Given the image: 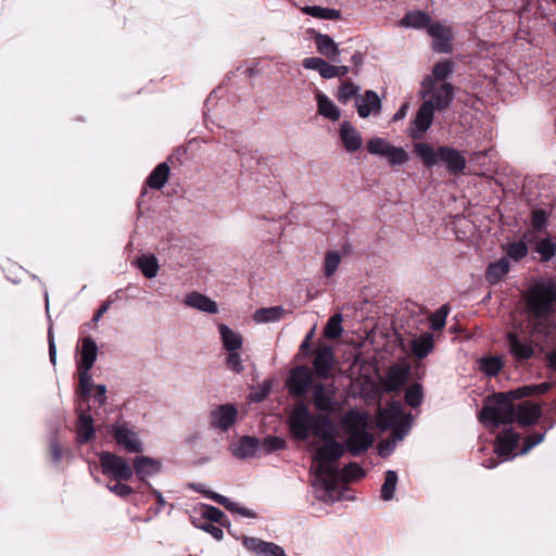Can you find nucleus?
<instances>
[{
  "label": "nucleus",
  "mask_w": 556,
  "mask_h": 556,
  "mask_svg": "<svg viewBox=\"0 0 556 556\" xmlns=\"http://www.w3.org/2000/svg\"><path fill=\"white\" fill-rule=\"evenodd\" d=\"M397 484V475L394 470H388L386 472V479L381 486V497L384 501H390L394 496Z\"/></svg>",
  "instance_id": "43"
},
{
  "label": "nucleus",
  "mask_w": 556,
  "mask_h": 556,
  "mask_svg": "<svg viewBox=\"0 0 556 556\" xmlns=\"http://www.w3.org/2000/svg\"><path fill=\"white\" fill-rule=\"evenodd\" d=\"M258 450V441L252 437H244L232 446V454L241 459L250 458Z\"/></svg>",
  "instance_id": "33"
},
{
  "label": "nucleus",
  "mask_w": 556,
  "mask_h": 556,
  "mask_svg": "<svg viewBox=\"0 0 556 556\" xmlns=\"http://www.w3.org/2000/svg\"><path fill=\"white\" fill-rule=\"evenodd\" d=\"M349 73V67L345 65H332L326 61H324L319 75L325 79H331L334 77H343Z\"/></svg>",
  "instance_id": "46"
},
{
  "label": "nucleus",
  "mask_w": 556,
  "mask_h": 556,
  "mask_svg": "<svg viewBox=\"0 0 556 556\" xmlns=\"http://www.w3.org/2000/svg\"><path fill=\"white\" fill-rule=\"evenodd\" d=\"M315 419L316 417L309 414L308 408L303 403L296 404L288 419L292 434L296 439L305 440L312 431Z\"/></svg>",
  "instance_id": "8"
},
{
  "label": "nucleus",
  "mask_w": 556,
  "mask_h": 556,
  "mask_svg": "<svg viewBox=\"0 0 556 556\" xmlns=\"http://www.w3.org/2000/svg\"><path fill=\"white\" fill-rule=\"evenodd\" d=\"M440 161H442L452 174H459L466 167V160L462 152L448 148H439Z\"/></svg>",
  "instance_id": "19"
},
{
  "label": "nucleus",
  "mask_w": 556,
  "mask_h": 556,
  "mask_svg": "<svg viewBox=\"0 0 556 556\" xmlns=\"http://www.w3.org/2000/svg\"><path fill=\"white\" fill-rule=\"evenodd\" d=\"M520 435L511 429L502 431L495 440V452L500 457L509 458V455L517 446Z\"/></svg>",
  "instance_id": "20"
},
{
  "label": "nucleus",
  "mask_w": 556,
  "mask_h": 556,
  "mask_svg": "<svg viewBox=\"0 0 556 556\" xmlns=\"http://www.w3.org/2000/svg\"><path fill=\"white\" fill-rule=\"evenodd\" d=\"M377 426L381 430L393 428L403 432L404 429L410 428V416L403 414L400 402H392L387 408L379 410Z\"/></svg>",
  "instance_id": "7"
},
{
  "label": "nucleus",
  "mask_w": 556,
  "mask_h": 556,
  "mask_svg": "<svg viewBox=\"0 0 556 556\" xmlns=\"http://www.w3.org/2000/svg\"><path fill=\"white\" fill-rule=\"evenodd\" d=\"M202 516L210 521L225 525L223 521L224 513L217 507L205 505L202 510Z\"/></svg>",
  "instance_id": "55"
},
{
  "label": "nucleus",
  "mask_w": 556,
  "mask_h": 556,
  "mask_svg": "<svg viewBox=\"0 0 556 556\" xmlns=\"http://www.w3.org/2000/svg\"><path fill=\"white\" fill-rule=\"evenodd\" d=\"M508 343L511 353L521 359L530 358L533 354V350L530 344L519 341L516 333L510 332L508 334Z\"/></svg>",
  "instance_id": "39"
},
{
  "label": "nucleus",
  "mask_w": 556,
  "mask_h": 556,
  "mask_svg": "<svg viewBox=\"0 0 556 556\" xmlns=\"http://www.w3.org/2000/svg\"><path fill=\"white\" fill-rule=\"evenodd\" d=\"M516 408L515 421L522 426H531L538 421L541 416V407L532 402H523Z\"/></svg>",
  "instance_id": "23"
},
{
  "label": "nucleus",
  "mask_w": 556,
  "mask_h": 556,
  "mask_svg": "<svg viewBox=\"0 0 556 556\" xmlns=\"http://www.w3.org/2000/svg\"><path fill=\"white\" fill-rule=\"evenodd\" d=\"M201 529L204 530L205 532L210 533L217 541H220L224 536L223 530L212 523L203 525V526H201Z\"/></svg>",
  "instance_id": "63"
},
{
  "label": "nucleus",
  "mask_w": 556,
  "mask_h": 556,
  "mask_svg": "<svg viewBox=\"0 0 556 556\" xmlns=\"http://www.w3.org/2000/svg\"><path fill=\"white\" fill-rule=\"evenodd\" d=\"M412 352L417 358L426 357L433 349V336L429 332L412 340Z\"/></svg>",
  "instance_id": "34"
},
{
  "label": "nucleus",
  "mask_w": 556,
  "mask_h": 556,
  "mask_svg": "<svg viewBox=\"0 0 556 556\" xmlns=\"http://www.w3.org/2000/svg\"><path fill=\"white\" fill-rule=\"evenodd\" d=\"M94 435L93 418L88 410H81L77 420V442L84 444Z\"/></svg>",
  "instance_id": "27"
},
{
  "label": "nucleus",
  "mask_w": 556,
  "mask_h": 556,
  "mask_svg": "<svg viewBox=\"0 0 556 556\" xmlns=\"http://www.w3.org/2000/svg\"><path fill=\"white\" fill-rule=\"evenodd\" d=\"M545 438L544 433H534L526 438L525 440V446L521 450V454H527L529 451H531L534 446L543 442Z\"/></svg>",
  "instance_id": "58"
},
{
  "label": "nucleus",
  "mask_w": 556,
  "mask_h": 556,
  "mask_svg": "<svg viewBox=\"0 0 556 556\" xmlns=\"http://www.w3.org/2000/svg\"><path fill=\"white\" fill-rule=\"evenodd\" d=\"M169 177V167L166 163L159 164L148 178V185L153 189H162Z\"/></svg>",
  "instance_id": "38"
},
{
  "label": "nucleus",
  "mask_w": 556,
  "mask_h": 556,
  "mask_svg": "<svg viewBox=\"0 0 556 556\" xmlns=\"http://www.w3.org/2000/svg\"><path fill=\"white\" fill-rule=\"evenodd\" d=\"M453 71L454 64L452 62L441 61L433 66L431 75L425 79H431L432 83H446L445 79L452 75Z\"/></svg>",
  "instance_id": "40"
},
{
  "label": "nucleus",
  "mask_w": 556,
  "mask_h": 556,
  "mask_svg": "<svg viewBox=\"0 0 556 556\" xmlns=\"http://www.w3.org/2000/svg\"><path fill=\"white\" fill-rule=\"evenodd\" d=\"M106 387L104 384H98L96 387L94 399L102 405L105 403Z\"/></svg>",
  "instance_id": "64"
},
{
  "label": "nucleus",
  "mask_w": 556,
  "mask_h": 556,
  "mask_svg": "<svg viewBox=\"0 0 556 556\" xmlns=\"http://www.w3.org/2000/svg\"><path fill=\"white\" fill-rule=\"evenodd\" d=\"M314 403L317 409L331 412L334 409V392L331 388L320 383L314 386Z\"/></svg>",
  "instance_id": "24"
},
{
  "label": "nucleus",
  "mask_w": 556,
  "mask_h": 556,
  "mask_svg": "<svg viewBox=\"0 0 556 556\" xmlns=\"http://www.w3.org/2000/svg\"><path fill=\"white\" fill-rule=\"evenodd\" d=\"M343 317L340 313L331 316L324 329V334L327 339L334 340L343 333L342 327Z\"/></svg>",
  "instance_id": "42"
},
{
  "label": "nucleus",
  "mask_w": 556,
  "mask_h": 556,
  "mask_svg": "<svg viewBox=\"0 0 556 556\" xmlns=\"http://www.w3.org/2000/svg\"><path fill=\"white\" fill-rule=\"evenodd\" d=\"M556 301V285L551 281L534 285L526 296L527 311L539 329L541 320L553 313V303Z\"/></svg>",
  "instance_id": "3"
},
{
  "label": "nucleus",
  "mask_w": 556,
  "mask_h": 556,
  "mask_svg": "<svg viewBox=\"0 0 556 556\" xmlns=\"http://www.w3.org/2000/svg\"><path fill=\"white\" fill-rule=\"evenodd\" d=\"M535 251L544 262L549 261L556 253V244L551 239H542L538 242Z\"/></svg>",
  "instance_id": "48"
},
{
  "label": "nucleus",
  "mask_w": 556,
  "mask_h": 556,
  "mask_svg": "<svg viewBox=\"0 0 556 556\" xmlns=\"http://www.w3.org/2000/svg\"><path fill=\"white\" fill-rule=\"evenodd\" d=\"M184 303L191 308L208 314H217L218 306L215 301L207 295L193 291L186 295Z\"/></svg>",
  "instance_id": "21"
},
{
  "label": "nucleus",
  "mask_w": 556,
  "mask_h": 556,
  "mask_svg": "<svg viewBox=\"0 0 556 556\" xmlns=\"http://www.w3.org/2000/svg\"><path fill=\"white\" fill-rule=\"evenodd\" d=\"M405 401L412 407H417L422 402V389L420 384L410 386L405 393Z\"/></svg>",
  "instance_id": "50"
},
{
  "label": "nucleus",
  "mask_w": 556,
  "mask_h": 556,
  "mask_svg": "<svg viewBox=\"0 0 556 556\" xmlns=\"http://www.w3.org/2000/svg\"><path fill=\"white\" fill-rule=\"evenodd\" d=\"M529 394V388H519L509 393H498L480 412L479 419L486 426L496 428L500 425L515 421L516 408L513 399H520Z\"/></svg>",
  "instance_id": "2"
},
{
  "label": "nucleus",
  "mask_w": 556,
  "mask_h": 556,
  "mask_svg": "<svg viewBox=\"0 0 556 556\" xmlns=\"http://www.w3.org/2000/svg\"><path fill=\"white\" fill-rule=\"evenodd\" d=\"M324 61H325L324 59L318 58V56L306 58L303 60V66L306 70H313V71H317L319 73Z\"/></svg>",
  "instance_id": "62"
},
{
  "label": "nucleus",
  "mask_w": 556,
  "mask_h": 556,
  "mask_svg": "<svg viewBox=\"0 0 556 556\" xmlns=\"http://www.w3.org/2000/svg\"><path fill=\"white\" fill-rule=\"evenodd\" d=\"M365 475L363 468L356 463H350L342 471L343 479L345 481H354L362 478Z\"/></svg>",
  "instance_id": "52"
},
{
  "label": "nucleus",
  "mask_w": 556,
  "mask_h": 556,
  "mask_svg": "<svg viewBox=\"0 0 556 556\" xmlns=\"http://www.w3.org/2000/svg\"><path fill=\"white\" fill-rule=\"evenodd\" d=\"M367 151L376 156L384 159L389 165H404L408 161V153L402 147L391 144L382 137H372L367 141Z\"/></svg>",
  "instance_id": "5"
},
{
  "label": "nucleus",
  "mask_w": 556,
  "mask_h": 556,
  "mask_svg": "<svg viewBox=\"0 0 556 556\" xmlns=\"http://www.w3.org/2000/svg\"><path fill=\"white\" fill-rule=\"evenodd\" d=\"M428 35L432 38V48L438 53H450L452 51V40L454 31L452 26L432 22L427 30Z\"/></svg>",
  "instance_id": "9"
},
{
  "label": "nucleus",
  "mask_w": 556,
  "mask_h": 556,
  "mask_svg": "<svg viewBox=\"0 0 556 556\" xmlns=\"http://www.w3.org/2000/svg\"><path fill=\"white\" fill-rule=\"evenodd\" d=\"M448 314L447 306L443 305L430 318L431 327L434 330H440L445 326L446 316Z\"/></svg>",
  "instance_id": "53"
},
{
  "label": "nucleus",
  "mask_w": 556,
  "mask_h": 556,
  "mask_svg": "<svg viewBox=\"0 0 556 556\" xmlns=\"http://www.w3.org/2000/svg\"><path fill=\"white\" fill-rule=\"evenodd\" d=\"M203 493L206 497L215 501L216 503H218L219 505L224 506L225 508H227L228 510H230L232 513H237V514H239L243 517H248V518L255 517V513H253L252 510H250L245 507H240L237 503L231 502L228 497H226L222 494H218L213 491H203Z\"/></svg>",
  "instance_id": "31"
},
{
  "label": "nucleus",
  "mask_w": 556,
  "mask_h": 556,
  "mask_svg": "<svg viewBox=\"0 0 556 556\" xmlns=\"http://www.w3.org/2000/svg\"><path fill=\"white\" fill-rule=\"evenodd\" d=\"M238 410L232 404H222L211 410L210 424L213 428L227 431L237 420Z\"/></svg>",
  "instance_id": "10"
},
{
  "label": "nucleus",
  "mask_w": 556,
  "mask_h": 556,
  "mask_svg": "<svg viewBox=\"0 0 556 556\" xmlns=\"http://www.w3.org/2000/svg\"><path fill=\"white\" fill-rule=\"evenodd\" d=\"M271 390V382L269 380L264 381L258 388L251 392L250 397L253 402L263 401Z\"/></svg>",
  "instance_id": "56"
},
{
  "label": "nucleus",
  "mask_w": 556,
  "mask_h": 556,
  "mask_svg": "<svg viewBox=\"0 0 556 556\" xmlns=\"http://www.w3.org/2000/svg\"><path fill=\"white\" fill-rule=\"evenodd\" d=\"M226 364L229 369L236 372H241L243 369L242 359L238 351L229 352Z\"/></svg>",
  "instance_id": "57"
},
{
  "label": "nucleus",
  "mask_w": 556,
  "mask_h": 556,
  "mask_svg": "<svg viewBox=\"0 0 556 556\" xmlns=\"http://www.w3.org/2000/svg\"><path fill=\"white\" fill-rule=\"evenodd\" d=\"M316 103L318 113L330 119L338 121L341 116L340 109L334 104V102L325 93L317 92L316 94Z\"/></svg>",
  "instance_id": "30"
},
{
  "label": "nucleus",
  "mask_w": 556,
  "mask_h": 556,
  "mask_svg": "<svg viewBox=\"0 0 556 556\" xmlns=\"http://www.w3.org/2000/svg\"><path fill=\"white\" fill-rule=\"evenodd\" d=\"M316 50L327 59L337 60L340 54L338 43L328 35L317 33L314 36Z\"/></svg>",
  "instance_id": "26"
},
{
  "label": "nucleus",
  "mask_w": 556,
  "mask_h": 556,
  "mask_svg": "<svg viewBox=\"0 0 556 556\" xmlns=\"http://www.w3.org/2000/svg\"><path fill=\"white\" fill-rule=\"evenodd\" d=\"M103 475L116 481H127L134 476L131 465L123 457L104 452L99 456Z\"/></svg>",
  "instance_id": "6"
},
{
  "label": "nucleus",
  "mask_w": 556,
  "mask_h": 556,
  "mask_svg": "<svg viewBox=\"0 0 556 556\" xmlns=\"http://www.w3.org/2000/svg\"><path fill=\"white\" fill-rule=\"evenodd\" d=\"M132 469L139 480L143 481L147 478L153 477L161 470V462L148 456H137L132 460Z\"/></svg>",
  "instance_id": "18"
},
{
  "label": "nucleus",
  "mask_w": 556,
  "mask_h": 556,
  "mask_svg": "<svg viewBox=\"0 0 556 556\" xmlns=\"http://www.w3.org/2000/svg\"><path fill=\"white\" fill-rule=\"evenodd\" d=\"M108 488L111 492L121 497H126L132 493V489L121 481H117L115 484L109 485Z\"/></svg>",
  "instance_id": "59"
},
{
  "label": "nucleus",
  "mask_w": 556,
  "mask_h": 556,
  "mask_svg": "<svg viewBox=\"0 0 556 556\" xmlns=\"http://www.w3.org/2000/svg\"><path fill=\"white\" fill-rule=\"evenodd\" d=\"M312 383V372L307 367L300 366L291 371L288 388L292 395L303 396Z\"/></svg>",
  "instance_id": "14"
},
{
  "label": "nucleus",
  "mask_w": 556,
  "mask_h": 556,
  "mask_svg": "<svg viewBox=\"0 0 556 556\" xmlns=\"http://www.w3.org/2000/svg\"><path fill=\"white\" fill-rule=\"evenodd\" d=\"M243 544L249 551H252L260 556H287L281 546L257 538L244 536Z\"/></svg>",
  "instance_id": "15"
},
{
  "label": "nucleus",
  "mask_w": 556,
  "mask_h": 556,
  "mask_svg": "<svg viewBox=\"0 0 556 556\" xmlns=\"http://www.w3.org/2000/svg\"><path fill=\"white\" fill-rule=\"evenodd\" d=\"M264 445L267 452H273L282 448L285 441L277 437H268L265 439Z\"/></svg>",
  "instance_id": "61"
},
{
  "label": "nucleus",
  "mask_w": 556,
  "mask_h": 556,
  "mask_svg": "<svg viewBox=\"0 0 556 556\" xmlns=\"http://www.w3.org/2000/svg\"><path fill=\"white\" fill-rule=\"evenodd\" d=\"M301 11L309 16L320 20H338L340 18V12L334 9L323 8L319 5H306L302 7Z\"/></svg>",
  "instance_id": "41"
},
{
  "label": "nucleus",
  "mask_w": 556,
  "mask_h": 556,
  "mask_svg": "<svg viewBox=\"0 0 556 556\" xmlns=\"http://www.w3.org/2000/svg\"><path fill=\"white\" fill-rule=\"evenodd\" d=\"M414 150L417 156L422 160L424 165L427 167H432L440 161L439 150L435 151L433 147L427 142L416 143L414 146Z\"/></svg>",
  "instance_id": "35"
},
{
  "label": "nucleus",
  "mask_w": 556,
  "mask_h": 556,
  "mask_svg": "<svg viewBox=\"0 0 556 556\" xmlns=\"http://www.w3.org/2000/svg\"><path fill=\"white\" fill-rule=\"evenodd\" d=\"M355 108L362 118L378 116L382 110V102L376 91L366 90L363 94L356 97Z\"/></svg>",
  "instance_id": "11"
},
{
  "label": "nucleus",
  "mask_w": 556,
  "mask_h": 556,
  "mask_svg": "<svg viewBox=\"0 0 556 556\" xmlns=\"http://www.w3.org/2000/svg\"><path fill=\"white\" fill-rule=\"evenodd\" d=\"M507 256L516 262L520 261L528 254V247L525 241L518 240L510 242L504 248Z\"/></svg>",
  "instance_id": "45"
},
{
  "label": "nucleus",
  "mask_w": 556,
  "mask_h": 556,
  "mask_svg": "<svg viewBox=\"0 0 556 556\" xmlns=\"http://www.w3.org/2000/svg\"><path fill=\"white\" fill-rule=\"evenodd\" d=\"M546 218H547V215H546L545 211H543V210L533 211L532 226L538 230L542 229L546 223Z\"/></svg>",
  "instance_id": "60"
},
{
  "label": "nucleus",
  "mask_w": 556,
  "mask_h": 556,
  "mask_svg": "<svg viewBox=\"0 0 556 556\" xmlns=\"http://www.w3.org/2000/svg\"><path fill=\"white\" fill-rule=\"evenodd\" d=\"M407 432L408 428L404 429L403 432H400L397 429H394L393 439L386 440L379 443V455L382 457L389 456L394 451L396 442L401 441L406 435Z\"/></svg>",
  "instance_id": "44"
},
{
  "label": "nucleus",
  "mask_w": 556,
  "mask_h": 556,
  "mask_svg": "<svg viewBox=\"0 0 556 556\" xmlns=\"http://www.w3.org/2000/svg\"><path fill=\"white\" fill-rule=\"evenodd\" d=\"M502 366L500 357H485L480 361V369L488 376H496Z\"/></svg>",
  "instance_id": "49"
},
{
  "label": "nucleus",
  "mask_w": 556,
  "mask_h": 556,
  "mask_svg": "<svg viewBox=\"0 0 556 556\" xmlns=\"http://www.w3.org/2000/svg\"><path fill=\"white\" fill-rule=\"evenodd\" d=\"M79 371V387L84 396L88 395L92 388V377L90 369L78 368Z\"/></svg>",
  "instance_id": "54"
},
{
  "label": "nucleus",
  "mask_w": 556,
  "mask_h": 556,
  "mask_svg": "<svg viewBox=\"0 0 556 556\" xmlns=\"http://www.w3.org/2000/svg\"><path fill=\"white\" fill-rule=\"evenodd\" d=\"M137 267L146 278L152 279L157 276L160 266L157 258L152 254H143L136 260Z\"/></svg>",
  "instance_id": "36"
},
{
  "label": "nucleus",
  "mask_w": 556,
  "mask_h": 556,
  "mask_svg": "<svg viewBox=\"0 0 556 556\" xmlns=\"http://www.w3.org/2000/svg\"><path fill=\"white\" fill-rule=\"evenodd\" d=\"M333 361V350L330 346H323L316 350L314 358V369L316 375L323 378L328 377Z\"/></svg>",
  "instance_id": "22"
},
{
  "label": "nucleus",
  "mask_w": 556,
  "mask_h": 556,
  "mask_svg": "<svg viewBox=\"0 0 556 556\" xmlns=\"http://www.w3.org/2000/svg\"><path fill=\"white\" fill-rule=\"evenodd\" d=\"M218 331L224 349L228 352L239 351L242 348V337L230 329L228 326L220 324L218 325Z\"/></svg>",
  "instance_id": "32"
},
{
  "label": "nucleus",
  "mask_w": 556,
  "mask_h": 556,
  "mask_svg": "<svg viewBox=\"0 0 556 556\" xmlns=\"http://www.w3.org/2000/svg\"><path fill=\"white\" fill-rule=\"evenodd\" d=\"M80 343L78 368L91 369L98 357V345L90 337L81 339Z\"/></svg>",
  "instance_id": "25"
},
{
  "label": "nucleus",
  "mask_w": 556,
  "mask_h": 556,
  "mask_svg": "<svg viewBox=\"0 0 556 556\" xmlns=\"http://www.w3.org/2000/svg\"><path fill=\"white\" fill-rule=\"evenodd\" d=\"M434 111V109L425 103L419 106L409 127V136L413 139L420 138L431 127Z\"/></svg>",
  "instance_id": "13"
},
{
  "label": "nucleus",
  "mask_w": 556,
  "mask_h": 556,
  "mask_svg": "<svg viewBox=\"0 0 556 556\" xmlns=\"http://www.w3.org/2000/svg\"><path fill=\"white\" fill-rule=\"evenodd\" d=\"M113 435L117 444L128 453H139L142 451V444L138 434L126 424H116L113 426Z\"/></svg>",
  "instance_id": "12"
},
{
  "label": "nucleus",
  "mask_w": 556,
  "mask_h": 556,
  "mask_svg": "<svg viewBox=\"0 0 556 556\" xmlns=\"http://www.w3.org/2000/svg\"><path fill=\"white\" fill-rule=\"evenodd\" d=\"M509 261L506 257L490 264L485 273L486 280L492 285L497 283L509 271Z\"/></svg>",
  "instance_id": "37"
},
{
  "label": "nucleus",
  "mask_w": 556,
  "mask_h": 556,
  "mask_svg": "<svg viewBox=\"0 0 556 556\" xmlns=\"http://www.w3.org/2000/svg\"><path fill=\"white\" fill-rule=\"evenodd\" d=\"M339 134L341 142L348 152L354 153L361 150L363 138L361 132L350 122L341 124Z\"/></svg>",
  "instance_id": "17"
},
{
  "label": "nucleus",
  "mask_w": 556,
  "mask_h": 556,
  "mask_svg": "<svg viewBox=\"0 0 556 556\" xmlns=\"http://www.w3.org/2000/svg\"><path fill=\"white\" fill-rule=\"evenodd\" d=\"M425 104L435 111L447 109L454 99V87L450 83H432L431 79H424L419 90Z\"/></svg>",
  "instance_id": "4"
},
{
  "label": "nucleus",
  "mask_w": 556,
  "mask_h": 556,
  "mask_svg": "<svg viewBox=\"0 0 556 556\" xmlns=\"http://www.w3.org/2000/svg\"><path fill=\"white\" fill-rule=\"evenodd\" d=\"M287 311L283 306L262 307L254 312L253 320L256 324L277 323L285 317Z\"/></svg>",
  "instance_id": "29"
},
{
  "label": "nucleus",
  "mask_w": 556,
  "mask_h": 556,
  "mask_svg": "<svg viewBox=\"0 0 556 556\" xmlns=\"http://www.w3.org/2000/svg\"><path fill=\"white\" fill-rule=\"evenodd\" d=\"M358 90L359 87L354 83L349 80L344 81L338 91V100L341 103L346 104L352 98L356 99Z\"/></svg>",
  "instance_id": "47"
},
{
  "label": "nucleus",
  "mask_w": 556,
  "mask_h": 556,
  "mask_svg": "<svg viewBox=\"0 0 556 556\" xmlns=\"http://www.w3.org/2000/svg\"><path fill=\"white\" fill-rule=\"evenodd\" d=\"M341 263V255L339 252H328L325 257V275L331 277L337 271Z\"/></svg>",
  "instance_id": "51"
},
{
  "label": "nucleus",
  "mask_w": 556,
  "mask_h": 556,
  "mask_svg": "<svg viewBox=\"0 0 556 556\" xmlns=\"http://www.w3.org/2000/svg\"><path fill=\"white\" fill-rule=\"evenodd\" d=\"M432 23L431 17L422 11H410L400 20L399 25L405 28H415L428 30L429 25Z\"/></svg>",
  "instance_id": "28"
},
{
  "label": "nucleus",
  "mask_w": 556,
  "mask_h": 556,
  "mask_svg": "<svg viewBox=\"0 0 556 556\" xmlns=\"http://www.w3.org/2000/svg\"><path fill=\"white\" fill-rule=\"evenodd\" d=\"M408 367L404 365H393L388 369L380 381L386 390L395 391L405 384L408 378Z\"/></svg>",
  "instance_id": "16"
},
{
  "label": "nucleus",
  "mask_w": 556,
  "mask_h": 556,
  "mask_svg": "<svg viewBox=\"0 0 556 556\" xmlns=\"http://www.w3.org/2000/svg\"><path fill=\"white\" fill-rule=\"evenodd\" d=\"M368 424V414L356 409L348 412L341 419V426L348 434L343 445L336 440L337 428L333 422L328 417L316 416L311 433L324 441L316 448L311 466L312 486L318 500L333 503L341 498L342 494L337 490V460L343 455L344 448L352 455H358L371 446L374 438L367 431Z\"/></svg>",
  "instance_id": "1"
}]
</instances>
